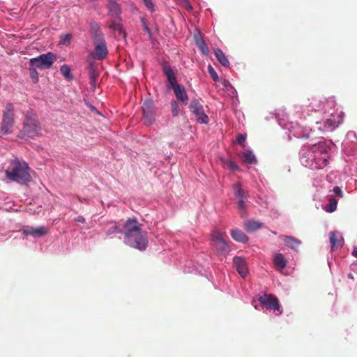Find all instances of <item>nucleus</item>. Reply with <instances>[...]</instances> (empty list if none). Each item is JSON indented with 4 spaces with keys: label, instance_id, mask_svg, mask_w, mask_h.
<instances>
[{
    "label": "nucleus",
    "instance_id": "nucleus-1",
    "mask_svg": "<svg viewBox=\"0 0 357 357\" xmlns=\"http://www.w3.org/2000/svg\"><path fill=\"white\" fill-rule=\"evenodd\" d=\"M8 164L5 174L9 181L21 185H26L31 181L30 168L25 161L15 158L8 160Z\"/></svg>",
    "mask_w": 357,
    "mask_h": 357
},
{
    "label": "nucleus",
    "instance_id": "nucleus-44",
    "mask_svg": "<svg viewBox=\"0 0 357 357\" xmlns=\"http://www.w3.org/2000/svg\"><path fill=\"white\" fill-rule=\"evenodd\" d=\"M142 25H143L144 30L147 32V33H149L151 36V29H149V27L148 26L146 21L144 19H142Z\"/></svg>",
    "mask_w": 357,
    "mask_h": 357
},
{
    "label": "nucleus",
    "instance_id": "nucleus-11",
    "mask_svg": "<svg viewBox=\"0 0 357 357\" xmlns=\"http://www.w3.org/2000/svg\"><path fill=\"white\" fill-rule=\"evenodd\" d=\"M142 231L141 225L137 219L129 218L123 226L122 234H124L125 238L132 236V235Z\"/></svg>",
    "mask_w": 357,
    "mask_h": 357
},
{
    "label": "nucleus",
    "instance_id": "nucleus-32",
    "mask_svg": "<svg viewBox=\"0 0 357 357\" xmlns=\"http://www.w3.org/2000/svg\"><path fill=\"white\" fill-rule=\"evenodd\" d=\"M61 73L63 77L66 79L70 80L73 78V75L70 74V68L68 65H63L60 68Z\"/></svg>",
    "mask_w": 357,
    "mask_h": 357
},
{
    "label": "nucleus",
    "instance_id": "nucleus-17",
    "mask_svg": "<svg viewBox=\"0 0 357 357\" xmlns=\"http://www.w3.org/2000/svg\"><path fill=\"white\" fill-rule=\"evenodd\" d=\"M162 71L166 75L168 82L171 86H174V84H177L176 78L174 72L172 69L171 66L166 63L162 64Z\"/></svg>",
    "mask_w": 357,
    "mask_h": 357
},
{
    "label": "nucleus",
    "instance_id": "nucleus-14",
    "mask_svg": "<svg viewBox=\"0 0 357 357\" xmlns=\"http://www.w3.org/2000/svg\"><path fill=\"white\" fill-rule=\"evenodd\" d=\"M172 88L174 92L177 100L184 105H186L188 103V97L185 88L178 84H174V86Z\"/></svg>",
    "mask_w": 357,
    "mask_h": 357
},
{
    "label": "nucleus",
    "instance_id": "nucleus-35",
    "mask_svg": "<svg viewBox=\"0 0 357 357\" xmlns=\"http://www.w3.org/2000/svg\"><path fill=\"white\" fill-rule=\"evenodd\" d=\"M324 126L325 130H332L335 127V121L333 119H326L324 121Z\"/></svg>",
    "mask_w": 357,
    "mask_h": 357
},
{
    "label": "nucleus",
    "instance_id": "nucleus-45",
    "mask_svg": "<svg viewBox=\"0 0 357 357\" xmlns=\"http://www.w3.org/2000/svg\"><path fill=\"white\" fill-rule=\"evenodd\" d=\"M74 220L75 222H81V223H84L85 222V218L83 216H82V215L77 216V218H75Z\"/></svg>",
    "mask_w": 357,
    "mask_h": 357
},
{
    "label": "nucleus",
    "instance_id": "nucleus-13",
    "mask_svg": "<svg viewBox=\"0 0 357 357\" xmlns=\"http://www.w3.org/2000/svg\"><path fill=\"white\" fill-rule=\"evenodd\" d=\"M24 235H30L35 238H38L46 235L48 232V229L45 226L38 227H27L22 231Z\"/></svg>",
    "mask_w": 357,
    "mask_h": 357
},
{
    "label": "nucleus",
    "instance_id": "nucleus-43",
    "mask_svg": "<svg viewBox=\"0 0 357 357\" xmlns=\"http://www.w3.org/2000/svg\"><path fill=\"white\" fill-rule=\"evenodd\" d=\"M333 192L337 197H343V192L340 187L335 186L333 188Z\"/></svg>",
    "mask_w": 357,
    "mask_h": 357
},
{
    "label": "nucleus",
    "instance_id": "nucleus-18",
    "mask_svg": "<svg viewBox=\"0 0 357 357\" xmlns=\"http://www.w3.org/2000/svg\"><path fill=\"white\" fill-rule=\"evenodd\" d=\"M280 238L284 240V244L287 247L296 250L301 244V241L291 236H280Z\"/></svg>",
    "mask_w": 357,
    "mask_h": 357
},
{
    "label": "nucleus",
    "instance_id": "nucleus-3",
    "mask_svg": "<svg viewBox=\"0 0 357 357\" xmlns=\"http://www.w3.org/2000/svg\"><path fill=\"white\" fill-rule=\"evenodd\" d=\"M211 246L218 255L226 256L230 252V246L224 239L221 231L214 229L211 234Z\"/></svg>",
    "mask_w": 357,
    "mask_h": 357
},
{
    "label": "nucleus",
    "instance_id": "nucleus-19",
    "mask_svg": "<svg viewBox=\"0 0 357 357\" xmlns=\"http://www.w3.org/2000/svg\"><path fill=\"white\" fill-rule=\"evenodd\" d=\"M110 24L109 25V29L114 31H118L119 35L126 37V32L123 30L122 22V17L120 19H109Z\"/></svg>",
    "mask_w": 357,
    "mask_h": 357
},
{
    "label": "nucleus",
    "instance_id": "nucleus-30",
    "mask_svg": "<svg viewBox=\"0 0 357 357\" xmlns=\"http://www.w3.org/2000/svg\"><path fill=\"white\" fill-rule=\"evenodd\" d=\"M313 160H314V167L317 169H322L328 165V158L326 155L321 158H315L314 156Z\"/></svg>",
    "mask_w": 357,
    "mask_h": 357
},
{
    "label": "nucleus",
    "instance_id": "nucleus-31",
    "mask_svg": "<svg viewBox=\"0 0 357 357\" xmlns=\"http://www.w3.org/2000/svg\"><path fill=\"white\" fill-rule=\"evenodd\" d=\"M337 201L335 198H330L328 203L325 206V210L327 212L333 213L337 208Z\"/></svg>",
    "mask_w": 357,
    "mask_h": 357
},
{
    "label": "nucleus",
    "instance_id": "nucleus-33",
    "mask_svg": "<svg viewBox=\"0 0 357 357\" xmlns=\"http://www.w3.org/2000/svg\"><path fill=\"white\" fill-rule=\"evenodd\" d=\"M245 199H238V209L240 211L241 217H244L245 215Z\"/></svg>",
    "mask_w": 357,
    "mask_h": 357
},
{
    "label": "nucleus",
    "instance_id": "nucleus-46",
    "mask_svg": "<svg viewBox=\"0 0 357 357\" xmlns=\"http://www.w3.org/2000/svg\"><path fill=\"white\" fill-rule=\"evenodd\" d=\"M353 255L356 257H357V249H354L353 252H352Z\"/></svg>",
    "mask_w": 357,
    "mask_h": 357
},
{
    "label": "nucleus",
    "instance_id": "nucleus-23",
    "mask_svg": "<svg viewBox=\"0 0 357 357\" xmlns=\"http://www.w3.org/2000/svg\"><path fill=\"white\" fill-rule=\"evenodd\" d=\"M231 237L236 241L241 243H246L248 241V237L245 233L238 229H235L231 231Z\"/></svg>",
    "mask_w": 357,
    "mask_h": 357
},
{
    "label": "nucleus",
    "instance_id": "nucleus-12",
    "mask_svg": "<svg viewBox=\"0 0 357 357\" xmlns=\"http://www.w3.org/2000/svg\"><path fill=\"white\" fill-rule=\"evenodd\" d=\"M95 44L94 52L91 55L97 60H103L108 54V50L105 38L99 41H93Z\"/></svg>",
    "mask_w": 357,
    "mask_h": 357
},
{
    "label": "nucleus",
    "instance_id": "nucleus-24",
    "mask_svg": "<svg viewBox=\"0 0 357 357\" xmlns=\"http://www.w3.org/2000/svg\"><path fill=\"white\" fill-rule=\"evenodd\" d=\"M273 261L275 266L280 270L284 269L287 266V260L281 253L275 255Z\"/></svg>",
    "mask_w": 357,
    "mask_h": 357
},
{
    "label": "nucleus",
    "instance_id": "nucleus-34",
    "mask_svg": "<svg viewBox=\"0 0 357 357\" xmlns=\"http://www.w3.org/2000/svg\"><path fill=\"white\" fill-rule=\"evenodd\" d=\"M36 67L29 65V73L30 77L33 79V82H37L38 80V73L36 70Z\"/></svg>",
    "mask_w": 357,
    "mask_h": 357
},
{
    "label": "nucleus",
    "instance_id": "nucleus-41",
    "mask_svg": "<svg viewBox=\"0 0 357 357\" xmlns=\"http://www.w3.org/2000/svg\"><path fill=\"white\" fill-rule=\"evenodd\" d=\"M114 233H122V230L117 226H113L107 231L106 235L109 236Z\"/></svg>",
    "mask_w": 357,
    "mask_h": 357
},
{
    "label": "nucleus",
    "instance_id": "nucleus-37",
    "mask_svg": "<svg viewBox=\"0 0 357 357\" xmlns=\"http://www.w3.org/2000/svg\"><path fill=\"white\" fill-rule=\"evenodd\" d=\"M208 72L209 75H211V77H212V79L215 82H217V81L219 80V77H218L217 73L215 72V70H214V68L212 67L211 65H208Z\"/></svg>",
    "mask_w": 357,
    "mask_h": 357
},
{
    "label": "nucleus",
    "instance_id": "nucleus-39",
    "mask_svg": "<svg viewBox=\"0 0 357 357\" xmlns=\"http://www.w3.org/2000/svg\"><path fill=\"white\" fill-rule=\"evenodd\" d=\"M245 139H246V135H245L238 134L236 136V142H237V143H238L243 147L245 146Z\"/></svg>",
    "mask_w": 357,
    "mask_h": 357
},
{
    "label": "nucleus",
    "instance_id": "nucleus-20",
    "mask_svg": "<svg viewBox=\"0 0 357 357\" xmlns=\"http://www.w3.org/2000/svg\"><path fill=\"white\" fill-rule=\"evenodd\" d=\"M300 154L301 162L304 166L307 167L312 165L314 155L309 149L301 150Z\"/></svg>",
    "mask_w": 357,
    "mask_h": 357
},
{
    "label": "nucleus",
    "instance_id": "nucleus-42",
    "mask_svg": "<svg viewBox=\"0 0 357 357\" xmlns=\"http://www.w3.org/2000/svg\"><path fill=\"white\" fill-rule=\"evenodd\" d=\"M225 165L231 170H238L239 167L232 160H227L225 162Z\"/></svg>",
    "mask_w": 357,
    "mask_h": 357
},
{
    "label": "nucleus",
    "instance_id": "nucleus-8",
    "mask_svg": "<svg viewBox=\"0 0 357 357\" xmlns=\"http://www.w3.org/2000/svg\"><path fill=\"white\" fill-rule=\"evenodd\" d=\"M258 300L267 308L279 312V314H282V312L280 310L279 301L275 296L273 294H264L259 296Z\"/></svg>",
    "mask_w": 357,
    "mask_h": 357
},
{
    "label": "nucleus",
    "instance_id": "nucleus-25",
    "mask_svg": "<svg viewBox=\"0 0 357 357\" xmlns=\"http://www.w3.org/2000/svg\"><path fill=\"white\" fill-rule=\"evenodd\" d=\"M214 54L217 60L225 67H228L229 62L224 54V52L220 49L214 50Z\"/></svg>",
    "mask_w": 357,
    "mask_h": 357
},
{
    "label": "nucleus",
    "instance_id": "nucleus-16",
    "mask_svg": "<svg viewBox=\"0 0 357 357\" xmlns=\"http://www.w3.org/2000/svg\"><path fill=\"white\" fill-rule=\"evenodd\" d=\"M343 238L337 231H332L330 234V243L332 250L340 249L343 244Z\"/></svg>",
    "mask_w": 357,
    "mask_h": 357
},
{
    "label": "nucleus",
    "instance_id": "nucleus-6",
    "mask_svg": "<svg viewBox=\"0 0 357 357\" xmlns=\"http://www.w3.org/2000/svg\"><path fill=\"white\" fill-rule=\"evenodd\" d=\"M125 243L134 248L144 250L148 245L146 232L141 231L132 235V236L126 238Z\"/></svg>",
    "mask_w": 357,
    "mask_h": 357
},
{
    "label": "nucleus",
    "instance_id": "nucleus-36",
    "mask_svg": "<svg viewBox=\"0 0 357 357\" xmlns=\"http://www.w3.org/2000/svg\"><path fill=\"white\" fill-rule=\"evenodd\" d=\"M171 109L173 116H176L179 112V107L176 100H172L171 101Z\"/></svg>",
    "mask_w": 357,
    "mask_h": 357
},
{
    "label": "nucleus",
    "instance_id": "nucleus-5",
    "mask_svg": "<svg viewBox=\"0 0 357 357\" xmlns=\"http://www.w3.org/2000/svg\"><path fill=\"white\" fill-rule=\"evenodd\" d=\"M56 61V56L52 53L43 54L38 57L32 58L29 61V65L40 69L50 68Z\"/></svg>",
    "mask_w": 357,
    "mask_h": 357
},
{
    "label": "nucleus",
    "instance_id": "nucleus-21",
    "mask_svg": "<svg viewBox=\"0 0 357 357\" xmlns=\"http://www.w3.org/2000/svg\"><path fill=\"white\" fill-rule=\"evenodd\" d=\"M90 32L93 36V41H99L100 39L105 38L98 24L96 22H91L90 24Z\"/></svg>",
    "mask_w": 357,
    "mask_h": 357
},
{
    "label": "nucleus",
    "instance_id": "nucleus-2",
    "mask_svg": "<svg viewBox=\"0 0 357 357\" xmlns=\"http://www.w3.org/2000/svg\"><path fill=\"white\" fill-rule=\"evenodd\" d=\"M41 127L36 114L32 111H28L25 115L22 130L20 135L23 138H34L39 136Z\"/></svg>",
    "mask_w": 357,
    "mask_h": 357
},
{
    "label": "nucleus",
    "instance_id": "nucleus-29",
    "mask_svg": "<svg viewBox=\"0 0 357 357\" xmlns=\"http://www.w3.org/2000/svg\"><path fill=\"white\" fill-rule=\"evenodd\" d=\"M243 161L248 164H254L257 162L256 158L253 153L247 150L243 153Z\"/></svg>",
    "mask_w": 357,
    "mask_h": 357
},
{
    "label": "nucleus",
    "instance_id": "nucleus-10",
    "mask_svg": "<svg viewBox=\"0 0 357 357\" xmlns=\"http://www.w3.org/2000/svg\"><path fill=\"white\" fill-rule=\"evenodd\" d=\"M119 0H106V8L109 19H120L122 14V8L118 2Z\"/></svg>",
    "mask_w": 357,
    "mask_h": 357
},
{
    "label": "nucleus",
    "instance_id": "nucleus-26",
    "mask_svg": "<svg viewBox=\"0 0 357 357\" xmlns=\"http://www.w3.org/2000/svg\"><path fill=\"white\" fill-rule=\"evenodd\" d=\"M234 195L238 199H247L248 195L242 188L241 183H237L233 185Z\"/></svg>",
    "mask_w": 357,
    "mask_h": 357
},
{
    "label": "nucleus",
    "instance_id": "nucleus-15",
    "mask_svg": "<svg viewBox=\"0 0 357 357\" xmlns=\"http://www.w3.org/2000/svg\"><path fill=\"white\" fill-rule=\"evenodd\" d=\"M233 263L238 273L241 275V277L245 278L248 273L245 259L241 257H234L233 259Z\"/></svg>",
    "mask_w": 357,
    "mask_h": 357
},
{
    "label": "nucleus",
    "instance_id": "nucleus-9",
    "mask_svg": "<svg viewBox=\"0 0 357 357\" xmlns=\"http://www.w3.org/2000/svg\"><path fill=\"white\" fill-rule=\"evenodd\" d=\"M190 109L192 112L196 116L197 121L201 123H208V116L204 111L202 103L196 99L192 100L190 104Z\"/></svg>",
    "mask_w": 357,
    "mask_h": 357
},
{
    "label": "nucleus",
    "instance_id": "nucleus-27",
    "mask_svg": "<svg viewBox=\"0 0 357 357\" xmlns=\"http://www.w3.org/2000/svg\"><path fill=\"white\" fill-rule=\"evenodd\" d=\"M262 224L255 220H249L245 222L244 228L248 232H253L261 228Z\"/></svg>",
    "mask_w": 357,
    "mask_h": 357
},
{
    "label": "nucleus",
    "instance_id": "nucleus-7",
    "mask_svg": "<svg viewBox=\"0 0 357 357\" xmlns=\"http://www.w3.org/2000/svg\"><path fill=\"white\" fill-rule=\"evenodd\" d=\"M143 118L146 126L152 125L155 120V107L153 100H146L142 106Z\"/></svg>",
    "mask_w": 357,
    "mask_h": 357
},
{
    "label": "nucleus",
    "instance_id": "nucleus-28",
    "mask_svg": "<svg viewBox=\"0 0 357 357\" xmlns=\"http://www.w3.org/2000/svg\"><path fill=\"white\" fill-rule=\"evenodd\" d=\"M196 45L203 55L207 56L208 54L209 49L202 37L196 38Z\"/></svg>",
    "mask_w": 357,
    "mask_h": 357
},
{
    "label": "nucleus",
    "instance_id": "nucleus-22",
    "mask_svg": "<svg viewBox=\"0 0 357 357\" xmlns=\"http://www.w3.org/2000/svg\"><path fill=\"white\" fill-rule=\"evenodd\" d=\"M89 76L90 79V84L92 86H95L96 84L97 79L98 77V72L97 70V68L94 65L93 62H89Z\"/></svg>",
    "mask_w": 357,
    "mask_h": 357
},
{
    "label": "nucleus",
    "instance_id": "nucleus-38",
    "mask_svg": "<svg viewBox=\"0 0 357 357\" xmlns=\"http://www.w3.org/2000/svg\"><path fill=\"white\" fill-rule=\"evenodd\" d=\"M142 1L149 10H150L151 13L155 11V5L152 0H142Z\"/></svg>",
    "mask_w": 357,
    "mask_h": 357
},
{
    "label": "nucleus",
    "instance_id": "nucleus-40",
    "mask_svg": "<svg viewBox=\"0 0 357 357\" xmlns=\"http://www.w3.org/2000/svg\"><path fill=\"white\" fill-rule=\"evenodd\" d=\"M71 39L72 36L70 34H66L61 37L60 43L63 45H68L70 44Z\"/></svg>",
    "mask_w": 357,
    "mask_h": 357
},
{
    "label": "nucleus",
    "instance_id": "nucleus-4",
    "mask_svg": "<svg viewBox=\"0 0 357 357\" xmlns=\"http://www.w3.org/2000/svg\"><path fill=\"white\" fill-rule=\"evenodd\" d=\"M14 124V107L11 103H7L6 109L3 113L1 132L8 134L12 132Z\"/></svg>",
    "mask_w": 357,
    "mask_h": 357
}]
</instances>
